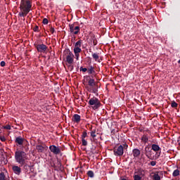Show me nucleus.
I'll use <instances>...</instances> for the list:
<instances>
[{
    "instance_id": "1",
    "label": "nucleus",
    "mask_w": 180,
    "mask_h": 180,
    "mask_svg": "<svg viewBox=\"0 0 180 180\" xmlns=\"http://www.w3.org/2000/svg\"><path fill=\"white\" fill-rule=\"evenodd\" d=\"M20 12L18 13L20 18H25L32 9V3L29 0H21L20 4Z\"/></svg>"
},
{
    "instance_id": "2",
    "label": "nucleus",
    "mask_w": 180,
    "mask_h": 180,
    "mask_svg": "<svg viewBox=\"0 0 180 180\" xmlns=\"http://www.w3.org/2000/svg\"><path fill=\"white\" fill-rule=\"evenodd\" d=\"M27 158V154L25 151L18 150L15 153V160L21 167L26 164Z\"/></svg>"
},
{
    "instance_id": "3",
    "label": "nucleus",
    "mask_w": 180,
    "mask_h": 180,
    "mask_svg": "<svg viewBox=\"0 0 180 180\" xmlns=\"http://www.w3.org/2000/svg\"><path fill=\"white\" fill-rule=\"evenodd\" d=\"M127 147H129V146L126 143L124 144V146L122 145L115 146L113 148L114 155L116 157H122V155L124 154V148H127Z\"/></svg>"
},
{
    "instance_id": "4",
    "label": "nucleus",
    "mask_w": 180,
    "mask_h": 180,
    "mask_svg": "<svg viewBox=\"0 0 180 180\" xmlns=\"http://www.w3.org/2000/svg\"><path fill=\"white\" fill-rule=\"evenodd\" d=\"M89 105L91 106L93 110H98V108H101V103L99 99L96 97H93L89 99Z\"/></svg>"
},
{
    "instance_id": "5",
    "label": "nucleus",
    "mask_w": 180,
    "mask_h": 180,
    "mask_svg": "<svg viewBox=\"0 0 180 180\" xmlns=\"http://www.w3.org/2000/svg\"><path fill=\"white\" fill-rule=\"evenodd\" d=\"M63 57L66 58V63L68 64H72L74 63V53L71 52L69 49H65L63 51Z\"/></svg>"
},
{
    "instance_id": "6",
    "label": "nucleus",
    "mask_w": 180,
    "mask_h": 180,
    "mask_svg": "<svg viewBox=\"0 0 180 180\" xmlns=\"http://www.w3.org/2000/svg\"><path fill=\"white\" fill-rule=\"evenodd\" d=\"M70 32L72 34H78L81 30V27H79L78 22H73L69 25Z\"/></svg>"
},
{
    "instance_id": "7",
    "label": "nucleus",
    "mask_w": 180,
    "mask_h": 180,
    "mask_svg": "<svg viewBox=\"0 0 180 180\" xmlns=\"http://www.w3.org/2000/svg\"><path fill=\"white\" fill-rule=\"evenodd\" d=\"M145 155L148 160H154V152H153V149L149 146L145 147Z\"/></svg>"
},
{
    "instance_id": "8",
    "label": "nucleus",
    "mask_w": 180,
    "mask_h": 180,
    "mask_svg": "<svg viewBox=\"0 0 180 180\" xmlns=\"http://www.w3.org/2000/svg\"><path fill=\"white\" fill-rule=\"evenodd\" d=\"M49 150L51 151V153H54L56 155H58V154L61 153V150L60 149V148L56 146L55 145L50 146Z\"/></svg>"
},
{
    "instance_id": "9",
    "label": "nucleus",
    "mask_w": 180,
    "mask_h": 180,
    "mask_svg": "<svg viewBox=\"0 0 180 180\" xmlns=\"http://www.w3.org/2000/svg\"><path fill=\"white\" fill-rule=\"evenodd\" d=\"M37 51L39 53H44V51H46V50H47V46L44 45V44H37L35 46Z\"/></svg>"
},
{
    "instance_id": "10",
    "label": "nucleus",
    "mask_w": 180,
    "mask_h": 180,
    "mask_svg": "<svg viewBox=\"0 0 180 180\" xmlns=\"http://www.w3.org/2000/svg\"><path fill=\"white\" fill-rule=\"evenodd\" d=\"M86 137H88V133H86V131H84L82 132V144L84 146H88V142L86 141V140H85Z\"/></svg>"
},
{
    "instance_id": "11",
    "label": "nucleus",
    "mask_w": 180,
    "mask_h": 180,
    "mask_svg": "<svg viewBox=\"0 0 180 180\" xmlns=\"http://www.w3.org/2000/svg\"><path fill=\"white\" fill-rule=\"evenodd\" d=\"M12 170L15 174V175H20L22 174V169L16 165L12 166Z\"/></svg>"
},
{
    "instance_id": "12",
    "label": "nucleus",
    "mask_w": 180,
    "mask_h": 180,
    "mask_svg": "<svg viewBox=\"0 0 180 180\" xmlns=\"http://www.w3.org/2000/svg\"><path fill=\"white\" fill-rule=\"evenodd\" d=\"M86 78L89 79L88 84L91 88H94V86H96V84L95 83V79H91V77L87 76Z\"/></svg>"
},
{
    "instance_id": "13",
    "label": "nucleus",
    "mask_w": 180,
    "mask_h": 180,
    "mask_svg": "<svg viewBox=\"0 0 180 180\" xmlns=\"http://www.w3.org/2000/svg\"><path fill=\"white\" fill-rule=\"evenodd\" d=\"M23 141H25V139L22 136H18L15 138V143L18 146H23Z\"/></svg>"
},
{
    "instance_id": "14",
    "label": "nucleus",
    "mask_w": 180,
    "mask_h": 180,
    "mask_svg": "<svg viewBox=\"0 0 180 180\" xmlns=\"http://www.w3.org/2000/svg\"><path fill=\"white\" fill-rule=\"evenodd\" d=\"M135 174H136V175H139L142 178V176H144L146 175V171H144V169L141 168H139L136 169Z\"/></svg>"
},
{
    "instance_id": "15",
    "label": "nucleus",
    "mask_w": 180,
    "mask_h": 180,
    "mask_svg": "<svg viewBox=\"0 0 180 180\" xmlns=\"http://www.w3.org/2000/svg\"><path fill=\"white\" fill-rule=\"evenodd\" d=\"M72 122H75V123H79V122H81V116L78 114H75L72 117Z\"/></svg>"
},
{
    "instance_id": "16",
    "label": "nucleus",
    "mask_w": 180,
    "mask_h": 180,
    "mask_svg": "<svg viewBox=\"0 0 180 180\" xmlns=\"http://www.w3.org/2000/svg\"><path fill=\"white\" fill-rule=\"evenodd\" d=\"M132 154H133V156L134 157V158H137L138 157L140 156V150L137 149V148H134L132 150Z\"/></svg>"
},
{
    "instance_id": "17",
    "label": "nucleus",
    "mask_w": 180,
    "mask_h": 180,
    "mask_svg": "<svg viewBox=\"0 0 180 180\" xmlns=\"http://www.w3.org/2000/svg\"><path fill=\"white\" fill-rule=\"evenodd\" d=\"M36 150H37V153H44V146L41 145H37Z\"/></svg>"
},
{
    "instance_id": "18",
    "label": "nucleus",
    "mask_w": 180,
    "mask_h": 180,
    "mask_svg": "<svg viewBox=\"0 0 180 180\" xmlns=\"http://www.w3.org/2000/svg\"><path fill=\"white\" fill-rule=\"evenodd\" d=\"M153 174V180H161V176H160V172H156L155 173H152Z\"/></svg>"
},
{
    "instance_id": "19",
    "label": "nucleus",
    "mask_w": 180,
    "mask_h": 180,
    "mask_svg": "<svg viewBox=\"0 0 180 180\" xmlns=\"http://www.w3.org/2000/svg\"><path fill=\"white\" fill-rule=\"evenodd\" d=\"M5 172H6V170L4 169V172H0V180H6V176L5 175Z\"/></svg>"
},
{
    "instance_id": "20",
    "label": "nucleus",
    "mask_w": 180,
    "mask_h": 180,
    "mask_svg": "<svg viewBox=\"0 0 180 180\" xmlns=\"http://www.w3.org/2000/svg\"><path fill=\"white\" fill-rule=\"evenodd\" d=\"M141 140L143 141V143H144V144H146V143H148V136L144 134L142 136Z\"/></svg>"
},
{
    "instance_id": "21",
    "label": "nucleus",
    "mask_w": 180,
    "mask_h": 180,
    "mask_svg": "<svg viewBox=\"0 0 180 180\" xmlns=\"http://www.w3.org/2000/svg\"><path fill=\"white\" fill-rule=\"evenodd\" d=\"M179 175H180L179 169H174L173 173H172V176H174L175 178L176 176H179Z\"/></svg>"
},
{
    "instance_id": "22",
    "label": "nucleus",
    "mask_w": 180,
    "mask_h": 180,
    "mask_svg": "<svg viewBox=\"0 0 180 180\" xmlns=\"http://www.w3.org/2000/svg\"><path fill=\"white\" fill-rule=\"evenodd\" d=\"M87 72L89 75L95 74V68H94V66H89V68H88L87 70Z\"/></svg>"
},
{
    "instance_id": "23",
    "label": "nucleus",
    "mask_w": 180,
    "mask_h": 180,
    "mask_svg": "<svg viewBox=\"0 0 180 180\" xmlns=\"http://www.w3.org/2000/svg\"><path fill=\"white\" fill-rule=\"evenodd\" d=\"M160 146L157 144H152V150L153 151H160Z\"/></svg>"
},
{
    "instance_id": "24",
    "label": "nucleus",
    "mask_w": 180,
    "mask_h": 180,
    "mask_svg": "<svg viewBox=\"0 0 180 180\" xmlns=\"http://www.w3.org/2000/svg\"><path fill=\"white\" fill-rule=\"evenodd\" d=\"M81 44H82V40L79 39L75 44V48L81 49Z\"/></svg>"
},
{
    "instance_id": "25",
    "label": "nucleus",
    "mask_w": 180,
    "mask_h": 180,
    "mask_svg": "<svg viewBox=\"0 0 180 180\" xmlns=\"http://www.w3.org/2000/svg\"><path fill=\"white\" fill-rule=\"evenodd\" d=\"M92 57L95 61H98L99 60V53H94L92 54Z\"/></svg>"
},
{
    "instance_id": "26",
    "label": "nucleus",
    "mask_w": 180,
    "mask_h": 180,
    "mask_svg": "<svg viewBox=\"0 0 180 180\" xmlns=\"http://www.w3.org/2000/svg\"><path fill=\"white\" fill-rule=\"evenodd\" d=\"M73 51L75 54H79V53L82 51V49H81V48H74Z\"/></svg>"
},
{
    "instance_id": "27",
    "label": "nucleus",
    "mask_w": 180,
    "mask_h": 180,
    "mask_svg": "<svg viewBox=\"0 0 180 180\" xmlns=\"http://www.w3.org/2000/svg\"><path fill=\"white\" fill-rule=\"evenodd\" d=\"M96 130L94 129L93 131H91L90 132V134H91V137H92V139H95V137H96Z\"/></svg>"
},
{
    "instance_id": "28",
    "label": "nucleus",
    "mask_w": 180,
    "mask_h": 180,
    "mask_svg": "<svg viewBox=\"0 0 180 180\" xmlns=\"http://www.w3.org/2000/svg\"><path fill=\"white\" fill-rule=\"evenodd\" d=\"M87 175H88V176H89L90 178H94V172H93L92 170H89V171L87 172Z\"/></svg>"
},
{
    "instance_id": "29",
    "label": "nucleus",
    "mask_w": 180,
    "mask_h": 180,
    "mask_svg": "<svg viewBox=\"0 0 180 180\" xmlns=\"http://www.w3.org/2000/svg\"><path fill=\"white\" fill-rule=\"evenodd\" d=\"M92 88V92L93 94H96V95H98V86L96 87H91Z\"/></svg>"
},
{
    "instance_id": "30",
    "label": "nucleus",
    "mask_w": 180,
    "mask_h": 180,
    "mask_svg": "<svg viewBox=\"0 0 180 180\" xmlns=\"http://www.w3.org/2000/svg\"><path fill=\"white\" fill-rule=\"evenodd\" d=\"M134 180H141V176L138 174H135L134 176Z\"/></svg>"
},
{
    "instance_id": "31",
    "label": "nucleus",
    "mask_w": 180,
    "mask_h": 180,
    "mask_svg": "<svg viewBox=\"0 0 180 180\" xmlns=\"http://www.w3.org/2000/svg\"><path fill=\"white\" fill-rule=\"evenodd\" d=\"M172 108H178V103L175 101H172L171 104Z\"/></svg>"
},
{
    "instance_id": "32",
    "label": "nucleus",
    "mask_w": 180,
    "mask_h": 180,
    "mask_svg": "<svg viewBox=\"0 0 180 180\" xmlns=\"http://www.w3.org/2000/svg\"><path fill=\"white\" fill-rule=\"evenodd\" d=\"M3 129H5L6 130H11V125L7 124L6 126H4Z\"/></svg>"
},
{
    "instance_id": "33",
    "label": "nucleus",
    "mask_w": 180,
    "mask_h": 180,
    "mask_svg": "<svg viewBox=\"0 0 180 180\" xmlns=\"http://www.w3.org/2000/svg\"><path fill=\"white\" fill-rule=\"evenodd\" d=\"M42 23L44 25H47L49 23V20L47 18H44L43 21H42Z\"/></svg>"
},
{
    "instance_id": "34",
    "label": "nucleus",
    "mask_w": 180,
    "mask_h": 180,
    "mask_svg": "<svg viewBox=\"0 0 180 180\" xmlns=\"http://www.w3.org/2000/svg\"><path fill=\"white\" fill-rule=\"evenodd\" d=\"M80 71H82L83 72H86V71H88V69L86 68L80 67Z\"/></svg>"
},
{
    "instance_id": "35",
    "label": "nucleus",
    "mask_w": 180,
    "mask_h": 180,
    "mask_svg": "<svg viewBox=\"0 0 180 180\" xmlns=\"http://www.w3.org/2000/svg\"><path fill=\"white\" fill-rule=\"evenodd\" d=\"M150 165L152 167H155V165H157V162L156 161H151L150 162Z\"/></svg>"
},
{
    "instance_id": "36",
    "label": "nucleus",
    "mask_w": 180,
    "mask_h": 180,
    "mask_svg": "<svg viewBox=\"0 0 180 180\" xmlns=\"http://www.w3.org/2000/svg\"><path fill=\"white\" fill-rule=\"evenodd\" d=\"M1 141H6V139L4 136H0Z\"/></svg>"
},
{
    "instance_id": "37",
    "label": "nucleus",
    "mask_w": 180,
    "mask_h": 180,
    "mask_svg": "<svg viewBox=\"0 0 180 180\" xmlns=\"http://www.w3.org/2000/svg\"><path fill=\"white\" fill-rule=\"evenodd\" d=\"M50 32H51V33L52 34H54V32H56V30H54V27H51V28H50Z\"/></svg>"
},
{
    "instance_id": "38",
    "label": "nucleus",
    "mask_w": 180,
    "mask_h": 180,
    "mask_svg": "<svg viewBox=\"0 0 180 180\" xmlns=\"http://www.w3.org/2000/svg\"><path fill=\"white\" fill-rule=\"evenodd\" d=\"M33 31H34V32H39V26L36 25V26L33 28Z\"/></svg>"
},
{
    "instance_id": "39",
    "label": "nucleus",
    "mask_w": 180,
    "mask_h": 180,
    "mask_svg": "<svg viewBox=\"0 0 180 180\" xmlns=\"http://www.w3.org/2000/svg\"><path fill=\"white\" fill-rule=\"evenodd\" d=\"M5 65H6L5 61H1V62L0 63L1 67H5Z\"/></svg>"
},
{
    "instance_id": "40",
    "label": "nucleus",
    "mask_w": 180,
    "mask_h": 180,
    "mask_svg": "<svg viewBox=\"0 0 180 180\" xmlns=\"http://www.w3.org/2000/svg\"><path fill=\"white\" fill-rule=\"evenodd\" d=\"M75 56L76 57V59L79 60V53H75Z\"/></svg>"
},
{
    "instance_id": "41",
    "label": "nucleus",
    "mask_w": 180,
    "mask_h": 180,
    "mask_svg": "<svg viewBox=\"0 0 180 180\" xmlns=\"http://www.w3.org/2000/svg\"><path fill=\"white\" fill-rule=\"evenodd\" d=\"M57 164H58V168H60V167H61V162L60 161H58Z\"/></svg>"
},
{
    "instance_id": "42",
    "label": "nucleus",
    "mask_w": 180,
    "mask_h": 180,
    "mask_svg": "<svg viewBox=\"0 0 180 180\" xmlns=\"http://www.w3.org/2000/svg\"><path fill=\"white\" fill-rule=\"evenodd\" d=\"M180 141V136L178 138V142Z\"/></svg>"
},
{
    "instance_id": "43",
    "label": "nucleus",
    "mask_w": 180,
    "mask_h": 180,
    "mask_svg": "<svg viewBox=\"0 0 180 180\" xmlns=\"http://www.w3.org/2000/svg\"><path fill=\"white\" fill-rule=\"evenodd\" d=\"M178 64H180V59L178 60Z\"/></svg>"
}]
</instances>
